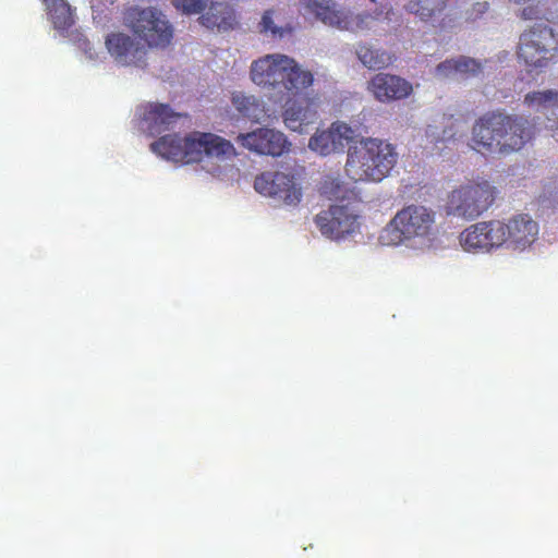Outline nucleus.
<instances>
[{
	"instance_id": "18",
	"label": "nucleus",
	"mask_w": 558,
	"mask_h": 558,
	"mask_svg": "<svg viewBox=\"0 0 558 558\" xmlns=\"http://www.w3.org/2000/svg\"><path fill=\"white\" fill-rule=\"evenodd\" d=\"M369 90L381 102L407 98L413 90L411 83L392 74L378 73L369 82Z\"/></svg>"
},
{
	"instance_id": "17",
	"label": "nucleus",
	"mask_w": 558,
	"mask_h": 558,
	"mask_svg": "<svg viewBox=\"0 0 558 558\" xmlns=\"http://www.w3.org/2000/svg\"><path fill=\"white\" fill-rule=\"evenodd\" d=\"M304 12L313 15L322 23L339 29H349L352 25V14L338 9L331 0H301Z\"/></svg>"
},
{
	"instance_id": "1",
	"label": "nucleus",
	"mask_w": 558,
	"mask_h": 558,
	"mask_svg": "<svg viewBox=\"0 0 558 558\" xmlns=\"http://www.w3.org/2000/svg\"><path fill=\"white\" fill-rule=\"evenodd\" d=\"M535 135V125L517 114L486 112L472 129L471 147L483 155L522 149Z\"/></svg>"
},
{
	"instance_id": "15",
	"label": "nucleus",
	"mask_w": 558,
	"mask_h": 558,
	"mask_svg": "<svg viewBox=\"0 0 558 558\" xmlns=\"http://www.w3.org/2000/svg\"><path fill=\"white\" fill-rule=\"evenodd\" d=\"M506 243L513 250L523 251L535 242L538 235V225L529 215L520 214L508 222L502 221Z\"/></svg>"
},
{
	"instance_id": "26",
	"label": "nucleus",
	"mask_w": 558,
	"mask_h": 558,
	"mask_svg": "<svg viewBox=\"0 0 558 558\" xmlns=\"http://www.w3.org/2000/svg\"><path fill=\"white\" fill-rule=\"evenodd\" d=\"M524 102L531 107H544L549 106L558 108V92L548 89L544 92H532L525 95Z\"/></svg>"
},
{
	"instance_id": "21",
	"label": "nucleus",
	"mask_w": 558,
	"mask_h": 558,
	"mask_svg": "<svg viewBox=\"0 0 558 558\" xmlns=\"http://www.w3.org/2000/svg\"><path fill=\"white\" fill-rule=\"evenodd\" d=\"M481 70L482 65L476 60L469 57H459L458 59H448L439 63L436 68V74L444 77L451 75L469 77L478 74Z\"/></svg>"
},
{
	"instance_id": "4",
	"label": "nucleus",
	"mask_w": 558,
	"mask_h": 558,
	"mask_svg": "<svg viewBox=\"0 0 558 558\" xmlns=\"http://www.w3.org/2000/svg\"><path fill=\"white\" fill-rule=\"evenodd\" d=\"M398 161L396 147L376 137H363L349 147L345 172L354 181L380 182Z\"/></svg>"
},
{
	"instance_id": "22",
	"label": "nucleus",
	"mask_w": 558,
	"mask_h": 558,
	"mask_svg": "<svg viewBox=\"0 0 558 558\" xmlns=\"http://www.w3.org/2000/svg\"><path fill=\"white\" fill-rule=\"evenodd\" d=\"M47 7L48 15L58 31L69 29L74 24L71 5L65 0H43Z\"/></svg>"
},
{
	"instance_id": "23",
	"label": "nucleus",
	"mask_w": 558,
	"mask_h": 558,
	"mask_svg": "<svg viewBox=\"0 0 558 558\" xmlns=\"http://www.w3.org/2000/svg\"><path fill=\"white\" fill-rule=\"evenodd\" d=\"M232 104L243 117L255 122H258L265 113L263 104L254 96L234 93Z\"/></svg>"
},
{
	"instance_id": "20",
	"label": "nucleus",
	"mask_w": 558,
	"mask_h": 558,
	"mask_svg": "<svg viewBox=\"0 0 558 558\" xmlns=\"http://www.w3.org/2000/svg\"><path fill=\"white\" fill-rule=\"evenodd\" d=\"M199 22L207 28L218 31L231 29L236 24L234 11L227 3L221 2L211 3L199 16Z\"/></svg>"
},
{
	"instance_id": "5",
	"label": "nucleus",
	"mask_w": 558,
	"mask_h": 558,
	"mask_svg": "<svg viewBox=\"0 0 558 558\" xmlns=\"http://www.w3.org/2000/svg\"><path fill=\"white\" fill-rule=\"evenodd\" d=\"M436 213L424 205L411 204L398 210L380 234L386 245L424 241L433 234Z\"/></svg>"
},
{
	"instance_id": "6",
	"label": "nucleus",
	"mask_w": 558,
	"mask_h": 558,
	"mask_svg": "<svg viewBox=\"0 0 558 558\" xmlns=\"http://www.w3.org/2000/svg\"><path fill=\"white\" fill-rule=\"evenodd\" d=\"M496 194V187L487 180H469L448 194L446 211L454 217L473 220L492 207Z\"/></svg>"
},
{
	"instance_id": "10",
	"label": "nucleus",
	"mask_w": 558,
	"mask_h": 558,
	"mask_svg": "<svg viewBox=\"0 0 558 558\" xmlns=\"http://www.w3.org/2000/svg\"><path fill=\"white\" fill-rule=\"evenodd\" d=\"M505 234L502 221H483L466 228L460 235V242L465 251L489 252L506 243Z\"/></svg>"
},
{
	"instance_id": "29",
	"label": "nucleus",
	"mask_w": 558,
	"mask_h": 558,
	"mask_svg": "<svg viewBox=\"0 0 558 558\" xmlns=\"http://www.w3.org/2000/svg\"><path fill=\"white\" fill-rule=\"evenodd\" d=\"M172 4L185 14L202 13L207 8L205 0H172Z\"/></svg>"
},
{
	"instance_id": "28",
	"label": "nucleus",
	"mask_w": 558,
	"mask_h": 558,
	"mask_svg": "<svg viewBox=\"0 0 558 558\" xmlns=\"http://www.w3.org/2000/svg\"><path fill=\"white\" fill-rule=\"evenodd\" d=\"M272 15V10H267L264 12L259 23L260 33L270 35L272 38H281L287 29L275 25Z\"/></svg>"
},
{
	"instance_id": "30",
	"label": "nucleus",
	"mask_w": 558,
	"mask_h": 558,
	"mask_svg": "<svg viewBox=\"0 0 558 558\" xmlns=\"http://www.w3.org/2000/svg\"><path fill=\"white\" fill-rule=\"evenodd\" d=\"M322 194L326 195L329 199H339L344 197V194L342 193V186L341 184L335 180L329 179L326 180L322 185Z\"/></svg>"
},
{
	"instance_id": "24",
	"label": "nucleus",
	"mask_w": 558,
	"mask_h": 558,
	"mask_svg": "<svg viewBox=\"0 0 558 558\" xmlns=\"http://www.w3.org/2000/svg\"><path fill=\"white\" fill-rule=\"evenodd\" d=\"M360 61L371 70H380L392 62V58L386 51L374 49L368 45H360L356 49Z\"/></svg>"
},
{
	"instance_id": "11",
	"label": "nucleus",
	"mask_w": 558,
	"mask_h": 558,
	"mask_svg": "<svg viewBox=\"0 0 558 558\" xmlns=\"http://www.w3.org/2000/svg\"><path fill=\"white\" fill-rule=\"evenodd\" d=\"M236 142L245 149L259 155L279 157L288 151L291 143L277 130L259 128L248 133H240Z\"/></svg>"
},
{
	"instance_id": "2",
	"label": "nucleus",
	"mask_w": 558,
	"mask_h": 558,
	"mask_svg": "<svg viewBox=\"0 0 558 558\" xmlns=\"http://www.w3.org/2000/svg\"><path fill=\"white\" fill-rule=\"evenodd\" d=\"M153 153L174 162H201L204 158L226 160L236 156L233 144L210 132L194 131L181 137L167 134L150 144Z\"/></svg>"
},
{
	"instance_id": "14",
	"label": "nucleus",
	"mask_w": 558,
	"mask_h": 558,
	"mask_svg": "<svg viewBox=\"0 0 558 558\" xmlns=\"http://www.w3.org/2000/svg\"><path fill=\"white\" fill-rule=\"evenodd\" d=\"M296 96L294 100L286 102L282 119L284 125L299 133L307 131V126L315 124L318 118L317 104L314 98Z\"/></svg>"
},
{
	"instance_id": "31",
	"label": "nucleus",
	"mask_w": 558,
	"mask_h": 558,
	"mask_svg": "<svg viewBox=\"0 0 558 558\" xmlns=\"http://www.w3.org/2000/svg\"><path fill=\"white\" fill-rule=\"evenodd\" d=\"M489 5L488 2H477L474 4L473 10L476 11L475 17L487 12Z\"/></svg>"
},
{
	"instance_id": "27",
	"label": "nucleus",
	"mask_w": 558,
	"mask_h": 558,
	"mask_svg": "<svg viewBox=\"0 0 558 558\" xmlns=\"http://www.w3.org/2000/svg\"><path fill=\"white\" fill-rule=\"evenodd\" d=\"M514 4L529 3L522 11L521 17L523 20H537L545 15L547 10L548 0H509Z\"/></svg>"
},
{
	"instance_id": "13",
	"label": "nucleus",
	"mask_w": 558,
	"mask_h": 558,
	"mask_svg": "<svg viewBox=\"0 0 558 558\" xmlns=\"http://www.w3.org/2000/svg\"><path fill=\"white\" fill-rule=\"evenodd\" d=\"M355 137V131L342 121H336L328 129L317 130L308 141V148L320 155L342 153L345 145Z\"/></svg>"
},
{
	"instance_id": "9",
	"label": "nucleus",
	"mask_w": 558,
	"mask_h": 558,
	"mask_svg": "<svg viewBox=\"0 0 558 558\" xmlns=\"http://www.w3.org/2000/svg\"><path fill=\"white\" fill-rule=\"evenodd\" d=\"M254 189L257 193L282 201L288 206H296L302 198V191L294 177L284 172H263L255 178Z\"/></svg>"
},
{
	"instance_id": "19",
	"label": "nucleus",
	"mask_w": 558,
	"mask_h": 558,
	"mask_svg": "<svg viewBox=\"0 0 558 558\" xmlns=\"http://www.w3.org/2000/svg\"><path fill=\"white\" fill-rule=\"evenodd\" d=\"M179 114L169 105L148 104L143 107L142 120L151 135L159 134L174 123Z\"/></svg>"
},
{
	"instance_id": "16",
	"label": "nucleus",
	"mask_w": 558,
	"mask_h": 558,
	"mask_svg": "<svg viewBox=\"0 0 558 558\" xmlns=\"http://www.w3.org/2000/svg\"><path fill=\"white\" fill-rule=\"evenodd\" d=\"M106 47L114 60L122 65H145V48L141 47L129 35L111 33L106 37Z\"/></svg>"
},
{
	"instance_id": "3",
	"label": "nucleus",
	"mask_w": 558,
	"mask_h": 558,
	"mask_svg": "<svg viewBox=\"0 0 558 558\" xmlns=\"http://www.w3.org/2000/svg\"><path fill=\"white\" fill-rule=\"evenodd\" d=\"M250 74L256 85L282 88L288 97L302 95L314 83L311 71L302 69L293 58L281 53L266 54L253 61Z\"/></svg>"
},
{
	"instance_id": "25",
	"label": "nucleus",
	"mask_w": 558,
	"mask_h": 558,
	"mask_svg": "<svg viewBox=\"0 0 558 558\" xmlns=\"http://www.w3.org/2000/svg\"><path fill=\"white\" fill-rule=\"evenodd\" d=\"M404 8L409 13L427 21L444 10L445 2L441 0H409Z\"/></svg>"
},
{
	"instance_id": "7",
	"label": "nucleus",
	"mask_w": 558,
	"mask_h": 558,
	"mask_svg": "<svg viewBox=\"0 0 558 558\" xmlns=\"http://www.w3.org/2000/svg\"><path fill=\"white\" fill-rule=\"evenodd\" d=\"M125 25L150 48H165L173 37L166 16L153 8H130L124 15Z\"/></svg>"
},
{
	"instance_id": "12",
	"label": "nucleus",
	"mask_w": 558,
	"mask_h": 558,
	"mask_svg": "<svg viewBox=\"0 0 558 558\" xmlns=\"http://www.w3.org/2000/svg\"><path fill=\"white\" fill-rule=\"evenodd\" d=\"M315 222L324 235L335 240L359 229L357 215L348 205H331L316 216Z\"/></svg>"
},
{
	"instance_id": "8",
	"label": "nucleus",
	"mask_w": 558,
	"mask_h": 558,
	"mask_svg": "<svg viewBox=\"0 0 558 558\" xmlns=\"http://www.w3.org/2000/svg\"><path fill=\"white\" fill-rule=\"evenodd\" d=\"M553 29L545 24H537L523 32L518 45V59L530 68H543L549 60L550 49L556 48Z\"/></svg>"
},
{
	"instance_id": "32",
	"label": "nucleus",
	"mask_w": 558,
	"mask_h": 558,
	"mask_svg": "<svg viewBox=\"0 0 558 558\" xmlns=\"http://www.w3.org/2000/svg\"><path fill=\"white\" fill-rule=\"evenodd\" d=\"M549 128L553 130V136L558 141V125L556 129H554V125H549Z\"/></svg>"
}]
</instances>
